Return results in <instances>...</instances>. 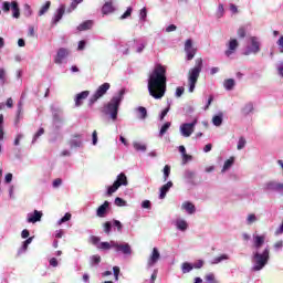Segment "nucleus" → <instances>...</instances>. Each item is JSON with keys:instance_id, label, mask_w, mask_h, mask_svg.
<instances>
[{"instance_id": "obj_1", "label": "nucleus", "mask_w": 283, "mask_h": 283, "mask_svg": "<svg viewBox=\"0 0 283 283\" xmlns=\"http://www.w3.org/2000/svg\"><path fill=\"white\" fill-rule=\"evenodd\" d=\"M148 92L157 101L167 92V66L157 64L148 77Z\"/></svg>"}, {"instance_id": "obj_2", "label": "nucleus", "mask_w": 283, "mask_h": 283, "mask_svg": "<svg viewBox=\"0 0 283 283\" xmlns=\"http://www.w3.org/2000/svg\"><path fill=\"white\" fill-rule=\"evenodd\" d=\"M264 235L253 234V248L255 249L252 253V268L251 271L258 273L262 271L266 264H269L270 250L266 245L263 251H261L262 245L264 244Z\"/></svg>"}, {"instance_id": "obj_3", "label": "nucleus", "mask_w": 283, "mask_h": 283, "mask_svg": "<svg viewBox=\"0 0 283 283\" xmlns=\"http://www.w3.org/2000/svg\"><path fill=\"white\" fill-rule=\"evenodd\" d=\"M99 249H102V251H109V249H114L115 253L132 255V245L127 242H118L114 240H111L109 242L105 241L99 244Z\"/></svg>"}, {"instance_id": "obj_4", "label": "nucleus", "mask_w": 283, "mask_h": 283, "mask_svg": "<svg viewBox=\"0 0 283 283\" xmlns=\"http://www.w3.org/2000/svg\"><path fill=\"white\" fill-rule=\"evenodd\" d=\"M124 96L125 91L122 90L107 103L105 114H108L112 120H116L118 118V108L120 107V103H123Z\"/></svg>"}, {"instance_id": "obj_5", "label": "nucleus", "mask_w": 283, "mask_h": 283, "mask_svg": "<svg viewBox=\"0 0 283 283\" xmlns=\"http://www.w3.org/2000/svg\"><path fill=\"white\" fill-rule=\"evenodd\" d=\"M200 72H202V57H198L195 61V66L188 72V92L192 94L196 90L198 78H200Z\"/></svg>"}, {"instance_id": "obj_6", "label": "nucleus", "mask_w": 283, "mask_h": 283, "mask_svg": "<svg viewBox=\"0 0 283 283\" xmlns=\"http://www.w3.org/2000/svg\"><path fill=\"white\" fill-rule=\"evenodd\" d=\"M262 48V43L260 42V38L258 36H250L248 39V45L243 50L244 56H250V54H258Z\"/></svg>"}, {"instance_id": "obj_7", "label": "nucleus", "mask_w": 283, "mask_h": 283, "mask_svg": "<svg viewBox=\"0 0 283 283\" xmlns=\"http://www.w3.org/2000/svg\"><path fill=\"white\" fill-rule=\"evenodd\" d=\"M127 176L124 172L119 174L114 184L107 188L106 196L109 197L113 193H116L119 187H127Z\"/></svg>"}, {"instance_id": "obj_8", "label": "nucleus", "mask_w": 283, "mask_h": 283, "mask_svg": "<svg viewBox=\"0 0 283 283\" xmlns=\"http://www.w3.org/2000/svg\"><path fill=\"white\" fill-rule=\"evenodd\" d=\"M196 125H198V119H193L191 123H184L179 126V132L184 138L191 137V134L196 132Z\"/></svg>"}, {"instance_id": "obj_9", "label": "nucleus", "mask_w": 283, "mask_h": 283, "mask_svg": "<svg viewBox=\"0 0 283 283\" xmlns=\"http://www.w3.org/2000/svg\"><path fill=\"white\" fill-rule=\"evenodd\" d=\"M12 10V17L13 19H19L21 17V10L19 9V3L17 1L8 2L4 1L2 2V11L4 13L10 12Z\"/></svg>"}, {"instance_id": "obj_10", "label": "nucleus", "mask_w": 283, "mask_h": 283, "mask_svg": "<svg viewBox=\"0 0 283 283\" xmlns=\"http://www.w3.org/2000/svg\"><path fill=\"white\" fill-rule=\"evenodd\" d=\"M109 87H111L109 83H104L101 86H98L96 92L91 96L88 105H94V103H96L98 98H103V96L107 94V91L109 90Z\"/></svg>"}, {"instance_id": "obj_11", "label": "nucleus", "mask_w": 283, "mask_h": 283, "mask_svg": "<svg viewBox=\"0 0 283 283\" xmlns=\"http://www.w3.org/2000/svg\"><path fill=\"white\" fill-rule=\"evenodd\" d=\"M112 227L113 229H116L118 233H123V223L119 220L113 219L112 221H106L103 224L104 233H106V235L112 233Z\"/></svg>"}, {"instance_id": "obj_12", "label": "nucleus", "mask_w": 283, "mask_h": 283, "mask_svg": "<svg viewBox=\"0 0 283 283\" xmlns=\"http://www.w3.org/2000/svg\"><path fill=\"white\" fill-rule=\"evenodd\" d=\"M184 50L186 52V61H193L198 49L193 48V41L191 39L186 40Z\"/></svg>"}, {"instance_id": "obj_13", "label": "nucleus", "mask_w": 283, "mask_h": 283, "mask_svg": "<svg viewBox=\"0 0 283 283\" xmlns=\"http://www.w3.org/2000/svg\"><path fill=\"white\" fill-rule=\"evenodd\" d=\"M160 261V251L158 248H154L148 260H147V269H151L158 264Z\"/></svg>"}, {"instance_id": "obj_14", "label": "nucleus", "mask_w": 283, "mask_h": 283, "mask_svg": "<svg viewBox=\"0 0 283 283\" xmlns=\"http://www.w3.org/2000/svg\"><path fill=\"white\" fill-rule=\"evenodd\" d=\"M67 56H70V50L65 48H61L57 50L54 63H56L57 65H61V63H63V61H65Z\"/></svg>"}, {"instance_id": "obj_15", "label": "nucleus", "mask_w": 283, "mask_h": 283, "mask_svg": "<svg viewBox=\"0 0 283 283\" xmlns=\"http://www.w3.org/2000/svg\"><path fill=\"white\" fill-rule=\"evenodd\" d=\"M239 45L240 44L238 43L237 39H231L227 44L228 50L224 52L226 56L229 59L232 54H235V50H238Z\"/></svg>"}, {"instance_id": "obj_16", "label": "nucleus", "mask_w": 283, "mask_h": 283, "mask_svg": "<svg viewBox=\"0 0 283 283\" xmlns=\"http://www.w3.org/2000/svg\"><path fill=\"white\" fill-rule=\"evenodd\" d=\"M41 218H43V212L34 210L27 214V222L34 224L35 222H41Z\"/></svg>"}, {"instance_id": "obj_17", "label": "nucleus", "mask_w": 283, "mask_h": 283, "mask_svg": "<svg viewBox=\"0 0 283 283\" xmlns=\"http://www.w3.org/2000/svg\"><path fill=\"white\" fill-rule=\"evenodd\" d=\"M109 213V201H104L96 210L97 218H106Z\"/></svg>"}, {"instance_id": "obj_18", "label": "nucleus", "mask_w": 283, "mask_h": 283, "mask_svg": "<svg viewBox=\"0 0 283 283\" xmlns=\"http://www.w3.org/2000/svg\"><path fill=\"white\" fill-rule=\"evenodd\" d=\"M266 191H276V193H282L283 191V184L276 181H270L265 185Z\"/></svg>"}, {"instance_id": "obj_19", "label": "nucleus", "mask_w": 283, "mask_h": 283, "mask_svg": "<svg viewBox=\"0 0 283 283\" xmlns=\"http://www.w3.org/2000/svg\"><path fill=\"white\" fill-rule=\"evenodd\" d=\"M51 112L53 114L54 123H62L63 120V111L56 106H51Z\"/></svg>"}, {"instance_id": "obj_20", "label": "nucleus", "mask_w": 283, "mask_h": 283, "mask_svg": "<svg viewBox=\"0 0 283 283\" xmlns=\"http://www.w3.org/2000/svg\"><path fill=\"white\" fill-rule=\"evenodd\" d=\"M174 187V182L168 181L166 185L161 186L159 189V200H165L167 198V193H169V189Z\"/></svg>"}, {"instance_id": "obj_21", "label": "nucleus", "mask_w": 283, "mask_h": 283, "mask_svg": "<svg viewBox=\"0 0 283 283\" xmlns=\"http://www.w3.org/2000/svg\"><path fill=\"white\" fill-rule=\"evenodd\" d=\"M64 14H65V6L62 4L56 10V12L52 19V23H54V25H56V23H59V21H61L63 19Z\"/></svg>"}, {"instance_id": "obj_22", "label": "nucleus", "mask_w": 283, "mask_h": 283, "mask_svg": "<svg viewBox=\"0 0 283 283\" xmlns=\"http://www.w3.org/2000/svg\"><path fill=\"white\" fill-rule=\"evenodd\" d=\"M181 209L189 216H193V213H196V206L191 201H185L181 205Z\"/></svg>"}, {"instance_id": "obj_23", "label": "nucleus", "mask_w": 283, "mask_h": 283, "mask_svg": "<svg viewBox=\"0 0 283 283\" xmlns=\"http://www.w3.org/2000/svg\"><path fill=\"white\" fill-rule=\"evenodd\" d=\"M90 96V91H83L75 96V107H81L83 101Z\"/></svg>"}, {"instance_id": "obj_24", "label": "nucleus", "mask_w": 283, "mask_h": 283, "mask_svg": "<svg viewBox=\"0 0 283 283\" xmlns=\"http://www.w3.org/2000/svg\"><path fill=\"white\" fill-rule=\"evenodd\" d=\"M175 227L178 229V231H185L186 229H189V224L185 221V219H176Z\"/></svg>"}, {"instance_id": "obj_25", "label": "nucleus", "mask_w": 283, "mask_h": 283, "mask_svg": "<svg viewBox=\"0 0 283 283\" xmlns=\"http://www.w3.org/2000/svg\"><path fill=\"white\" fill-rule=\"evenodd\" d=\"M92 25H94V21L86 20L77 27V30L78 32H85V30H92Z\"/></svg>"}, {"instance_id": "obj_26", "label": "nucleus", "mask_w": 283, "mask_h": 283, "mask_svg": "<svg viewBox=\"0 0 283 283\" xmlns=\"http://www.w3.org/2000/svg\"><path fill=\"white\" fill-rule=\"evenodd\" d=\"M23 102L20 101L18 102V112H17V116H15V125H19V123H21V118H23Z\"/></svg>"}, {"instance_id": "obj_27", "label": "nucleus", "mask_w": 283, "mask_h": 283, "mask_svg": "<svg viewBox=\"0 0 283 283\" xmlns=\"http://www.w3.org/2000/svg\"><path fill=\"white\" fill-rule=\"evenodd\" d=\"M253 103L250 102L242 107L241 114L242 116H249V114H253Z\"/></svg>"}, {"instance_id": "obj_28", "label": "nucleus", "mask_w": 283, "mask_h": 283, "mask_svg": "<svg viewBox=\"0 0 283 283\" xmlns=\"http://www.w3.org/2000/svg\"><path fill=\"white\" fill-rule=\"evenodd\" d=\"M114 4H112V1H108L106 3H104V6L102 7V13L103 14H112V12H114Z\"/></svg>"}, {"instance_id": "obj_29", "label": "nucleus", "mask_w": 283, "mask_h": 283, "mask_svg": "<svg viewBox=\"0 0 283 283\" xmlns=\"http://www.w3.org/2000/svg\"><path fill=\"white\" fill-rule=\"evenodd\" d=\"M3 85H8V72H6V69L0 67V86L3 87Z\"/></svg>"}, {"instance_id": "obj_30", "label": "nucleus", "mask_w": 283, "mask_h": 283, "mask_svg": "<svg viewBox=\"0 0 283 283\" xmlns=\"http://www.w3.org/2000/svg\"><path fill=\"white\" fill-rule=\"evenodd\" d=\"M223 87L224 90H227L228 92H231V90H233V87H235V80L233 78H228L223 82Z\"/></svg>"}, {"instance_id": "obj_31", "label": "nucleus", "mask_w": 283, "mask_h": 283, "mask_svg": "<svg viewBox=\"0 0 283 283\" xmlns=\"http://www.w3.org/2000/svg\"><path fill=\"white\" fill-rule=\"evenodd\" d=\"M191 271H193V263H189V262H184L181 264V272L184 274L186 273H191Z\"/></svg>"}, {"instance_id": "obj_32", "label": "nucleus", "mask_w": 283, "mask_h": 283, "mask_svg": "<svg viewBox=\"0 0 283 283\" xmlns=\"http://www.w3.org/2000/svg\"><path fill=\"white\" fill-rule=\"evenodd\" d=\"M83 145V140L81 139V136H75V138H73L70 142V146L72 149L76 148V147H81Z\"/></svg>"}, {"instance_id": "obj_33", "label": "nucleus", "mask_w": 283, "mask_h": 283, "mask_svg": "<svg viewBox=\"0 0 283 283\" xmlns=\"http://www.w3.org/2000/svg\"><path fill=\"white\" fill-rule=\"evenodd\" d=\"M133 147L135 149V151H147V145L140 143V142H134L133 143Z\"/></svg>"}, {"instance_id": "obj_34", "label": "nucleus", "mask_w": 283, "mask_h": 283, "mask_svg": "<svg viewBox=\"0 0 283 283\" xmlns=\"http://www.w3.org/2000/svg\"><path fill=\"white\" fill-rule=\"evenodd\" d=\"M258 220H259V218H258V216H255V213H250V214H248V217L245 219V224L251 227V224H254V222H258Z\"/></svg>"}, {"instance_id": "obj_35", "label": "nucleus", "mask_w": 283, "mask_h": 283, "mask_svg": "<svg viewBox=\"0 0 283 283\" xmlns=\"http://www.w3.org/2000/svg\"><path fill=\"white\" fill-rule=\"evenodd\" d=\"M90 264L91 266H98L101 264V255L95 254L90 256Z\"/></svg>"}, {"instance_id": "obj_36", "label": "nucleus", "mask_w": 283, "mask_h": 283, "mask_svg": "<svg viewBox=\"0 0 283 283\" xmlns=\"http://www.w3.org/2000/svg\"><path fill=\"white\" fill-rule=\"evenodd\" d=\"M136 112L139 114L138 118H140V120H145V118H147V108L139 106L136 108Z\"/></svg>"}, {"instance_id": "obj_37", "label": "nucleus", "mask_w": 283, "mask_h": 283, "mask_svg": "<svg viewBox=\"0 0 283 283\" xmlns=\"http://www.w3.org/2000/svg\"><path fill=\"white\" fill-rule=\"evenodd\" d=\"M169 127H171V122H167L161 126L159 130V138H163L165 134H167V132L169 130Z\"/></svg>"}, {"instance_id": "obj_38", "label": "nucleus", "mask_w": 283, "mask_h": 283, "mask_svg": "<svg viewBox=\"0 0 283 283\" xmlns=\"http://www.w3.org/2000/svg\"><path fill=\"white\" fill-rule=\"evenodd\" d=\"M224 260H229V254H221L220 256H217L211 260V264H220V262H224Z\"/></svg>"}, {"instance_id": "obj_39", "label": "nucleus", "mask_w": 283, "mask_h": 283, "mask_svg": "<svg viewBox=\"0 0 283 283\" xmlns=\"http://www.w3.org/2000/svg\"><path fill=\"white\" fill-rule=\"evenodd\" d=\"M233 163H234L233 157H231L230 159H227L224 161V165H223V168H222L221 172L224 174V171H228V169H231V167H233Z\"/></svg>"}, {"instance_id": "obj_40", "label": "nucleus", "mask_w": 283, "mask_h": 283, "mask_svg": "<svg viewBox=\"0 0 283 283\" xmlns=\"http://www.w3.org/2000/svg\"><path fill=\"white\" fill-rule=\"evenodd\" d=\"M167 107L161 111L160 115H159V120H165V116H167V114H169V109H171V101H167Z\"/></svg>"}, {"instance_id": "obj_41", "label": "nucleus", "mask_w": 283, "mask_h": 283, "mask_svg": "<svg viewBox=\"0 0 283 283\" xmlns=\"http://www.w3.org/2000/svg\"><path fill=\"white\" fill-rule=\"evenodd\" d=\"M50 6H52V2L46 1L45 4L42 6L40 11L38 12L39 17H43V14H45V12H48V10H50Z\"/></svg>"}, {"instance_id": "obj_42", "label": "nucleus", "mask_w": 283, "mask_h": 283, "mask_svg": "<svg viewBox=\"0 0 283 283\" xmlns=\"http://www.w3.org/2000/svg\"><path fill=\"white\" fill-rule=\"evenodd\" d=\"M70 220H72V214L70 212H66L64 217L57 221V227H61V224L65 222H70Z\"/></svg>"}, {"instance_id": "obj_43", "label": "nucleus", "mask_w": 283, "mask_h": 283, "mask_svg": "<svg viewBox=\"0 0 283 283\" xmlns=\"http://www.w3.org/2000/svg\"><path fill=\"white\" fill-rule=\"evenodd\" d=\"M170 174H171V166L166 165L164 167V182H167V180H169Z\"/></svg>"}, {"instance_id": "obj_44", "label": "nucleus", "mask_w": 283, "mask_h": 283, "mask_svg": "<svg viewBox=\"0 0 283 283\" xmlns=\"http://www.w3.org/2000/svg\"><path fill=\"white\" fill-rule=\"evenodd\" d=\"M91 242L96 247V249H99L101 251H103V248H99L101 244H103V242H101V238L93 235L91 237Z\"/></svg>"}, {"instance_id": "obj_45", "label": "nucleus", "mask_w": 283, "mask_h": 283, "mask_svg": "<svg viewBox=\"0 0 283 283\" xmlns=\"http://www.w3.org/2000/svg\"><path fill=\"white\" fill-rule=\"evenodd\" d=\"M44 134H45V129L39 128V130L33 136L32 145H34V143H36V140H39V138H41V136H43Z\"/></svg>"}, {"instance_id": "obj_46", "label": "nucleus", "mask_w": 283, "mask_h": 283, "mask_svg": "<svg viewBox=\"0 0 283 283\" xmlns=\"http://www.w3.org/2000/svg\"><path fill=\"white\" fill-rule=\"evenodd\" d=\"M132 12H134V8L128 7L126 9V11L124 12V14L120 15V20L124 21V19H129V17H132Z\"/></svg>"}, {"instance_id": "obj_47", "label": "nucleus", "mask_w": 283, "mask_h": 283, "mask_svg": "<svg viewBox=\"0 0 283 283\" xmlns=\"http://www.w3.org/2000/svg\"><path fill=\"white\" fill-rule=\"evenodd\" d=\"M244 147H247V139L244 137H240L237 145V149L240 151L244 149Z\"/></svg>"}, {"instance_id": "obj_48", "label": "nucleus", "mask_w": 283, "mask_h": 283, "mask_svg": "<svg viewBox=\"0 0 283 283\" xmlns=\"http://www.w3.org/2000/svg\"><path fill=\"white\" fill-rule=\"evenodd\" d=\"M3 123H4L3 114H0V142L3 140V136L6 135V133L3 132Z\"/></svg>"}, {"instance_id": "obj_49", "label": "nucleus", "mask_w": 283, "mask_h": 283, "mask_svg": "<svg viewBox=\"0 0 283 283\" xmlns=\"http://www.w3.org/2000/svg\"><path fill=\"white\" fill-rule=\"evenodd\" d=\"M212 123L216 127H220V125H222V115L213 116Z\"/></svg>"}, {"instance_id": "obj_50", "label": "nucleus", "mask_w": 283, "mask_h": 283, "mask_svg": "<svg viewBox=\"0 0 283 283\" xmlns=\"http://www.w3.org/2000/svg\"><path fill=\"white\" fill-rule=\"evenodd\" d=\"M193 176H196V172L193 170H185L184 178L186 180H193Z\"/></svg>"}, {"instance_id": "obj_51", "label": "nucleus", "mask_w": 283, "mask_h": 283, "mask_svg": "<svg viewBox=\"0 0 283 283\" xmlns=\"http://www.w3.org/2000/svg\"><path fill=\"white\" fill-rule=\"evenodd\" d=\"M206 282L208 283H219L217 280H216V274L213 273H208L206 275Z\"/></svg>"}, {"instance_id": "obj_52", "label": "nucleus", "mask_w": 283, "mask_h": 283, "mask_svg": "<svg viewBox=\"0 0 283 283\" xmlns=\"http://www.w3.org/2000/svg\"><path fill=\"white\" fill-rule=\"evenodd\" d=\"M217 17L221 19V17H224V4H219L217 9Z\"/></svg>"}, {"instance_id": "obj_53", "label": "nucleus", "mask_w": 283, "mask_h": 283, "mask_svg": "<svg viewBox=\"0 0 283 283\" xmlns=\"http://www.w3.org/2000/svg\"><path fill=\"white\" fill-rule=\"evenodd\" d=\"M182 94H185V87L178 86V87L176 88L175 96H176L177 98H180V96H182Z\"/></svg>"}, {"instance_id": "obj_54", "label": "nucleus", "mask_w": 283, "mask_h": 283, "mask_svg": "<svg viewBox=\"0 0 283 283\" xmlns=\"http://www.w3.org/2000/svg\"><path fill=\"white\" fill-rule=\"evenodd\" d=\"M139 19L140 21H146L147 19V8H143L139 12Z\"/></svg>"}, {"instance_id": "obj_55", "label": "nucleus", "mask_w": 283, "mask_h": 283, "mask_svg": "<svg viewBox=\"0 0 283 283\" xmlns=\"http://www.w3.org/2000/svg\"><path fill=\"white\" fill-rule=\"evenodd\" d=\"M238 36L239 39H244V36H247V29H244V27L239 28Z\"/></svg>"}, {"instance_id": "obj_56", "label": "nucleus", "mask_w": 283, "mask_h": 283, "mask_svg": "<svg viewBox=\"0 0 283 283\" xmlns=\"http://www.w3.org/2000/svg\"><path fill=\"white\" fill-rule=\"evenodd\" d=\"M21 140H23V134L20 133V134H18V135L15 136V139H14V142H13V145H14L15 147H19Z\"/></svg>"}, {"instance_id": "obj_57", "label": "nucleus", "mask_w": 283, "mask_h": 283, "mask_svg": "<svg viewBox=\"0 0 283 283\" xmlns=\"http://www.w3.org/2000/svg\"><path fill=\"white\" fill-rule=\"evenodd\" d=\"M76 8H78V4L76 3V1L75 0H73L72 2H71V6L69 7V9L66 10V12H74V10H76Z\"/></svg>"}, {"instance_id": "obj_58", "label": "nucleus", "mask_w": 283, "mask_h": 283, "mask_svg": "<svg viewBox=\"0 0 283 283\" xmlns=\"http://www.w3.org/2000/svg\"><path fill=\"white\" fill-rule=\"evenodd\" d=\"M113 273H114V276H115V282H118V275H120V268L114 266L113 268Z\"/></svg>"}, {"instance_id": "obj_59", "label": "nucleus", "mask_w": 283, "mask_h": 283, "mask_svg": "<svg viewBox=\"0 0 283 283\" xmlns=\"http://www.w3.org/2000/svg\"><path fill=\"white\" fill-rule=\"evenodd\" d=\"M115 205L116 207H125V200H123V198L116 197Z\"/></svg>"}, {"instance_id": "obj_60", "label": "nucleus", "mask_w": 283, "mask_h": 283, "mask_svg": "<svg viewBox=\"0 0 283 283\" xmlns=\"http://www.w3.org/2000/svg\"><path fill=\"white\" fill-rule=\"evenodd\" d=\"M193 269H202L205 266V261L198 260L196 263L192 264Z\"/></svg>"}, {"instance_id": "obj_61", "label": "nucleus", "mask_w": 283, "mask_h": 283, "mask_svg": "<svg viewBox=\"0 0 283 283\" xmlns=\"http://www.w3.org/2000/svg\"><path fill=\"white\" fill-rule=\"evenodd\" d=\"M142 209H151V201L149 200H144L142 202Z\"/></svg>"}, {"instance_id": "obj_62", "label": "nucleus", "mask_w": 283, "mask_h": 283, "mask_svg": "<svg viewBox=\"0 0 283 283\" xmlns=\"http://www.w3.org/2000/svg\"><path fill=\"white\" fill-rule=\"evenodd\" d=\"M276 44L279 45V51L283 54V35L280 36Z\"/></svg>"}, {"instance_id": "obj_63", "label": "nucleus", "mask_w": 283, "mask_h": 283, "mask_svg": "<svg viewBox=\"0 0 283 283\" xmlns=\"http://www.w3.org/2000/svg\"><path fill=\"white\" fill-rule=\"evenodd\" d=\"M282 248H283V242L282 241H277L274 244V251H282Z\"/></svg>"}, {"instance_id": "obj_64", "label": "nucleus", "mask_w": 283, "mask_h": 283, "mask_svg": "<svg viewBox=\"0 0 283 283\" xmlns=\"http://www.w3.org/2000/svg\"><path fill=\"white\" fill-rule=\"evenodd\" d=\"M282 233H283V221H282V223L280 224L279 229H276L275 235H282Z\"/></svg>"}]
</instances>
